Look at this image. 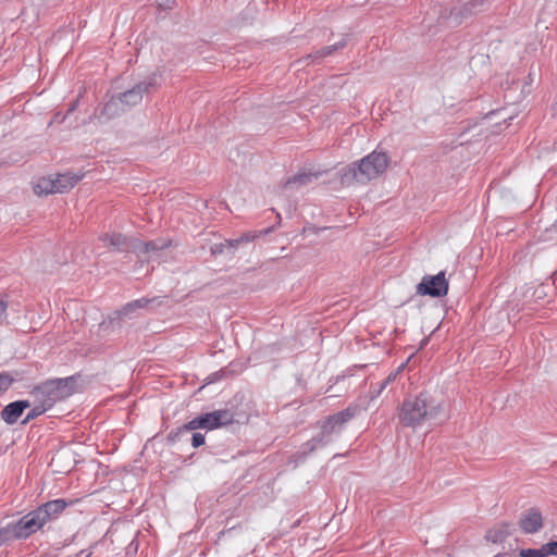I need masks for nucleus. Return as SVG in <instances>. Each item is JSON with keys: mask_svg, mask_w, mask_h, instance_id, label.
<instances>
[{"mask_svg": "<svg viewBox=\"0 0 557 557\" xmlns=\"http://www.w3.org/2000/svg\"><path fill=\"white\" fill-rule=\"evenodd\" d=\"M67 504L63 499H53L45 503L36 510L41 516L44 521L47 523L49 520L57 518L61 512L64 511Z\"/></svg>", "mask_w": 557, "mask_h": 557, "instance_id": "nucleus-13", "label": "nucleus"}, {"mask_svg": "<svg viewBox=\"0 0 557 557\" xmlns=\"http://www.w3.org/2000/svg\"><path fill=\"white\" fill-rule=\"evenodd\" d=\"M505 111H506V109H498V110L488 112L484 116L483 125H486V127H488L491 125V122H492L494 116H499V117H502V121H503L502 123H495L493 125V129L491 131V134L485 135V137L500 135L502 125L506 124L508 120H512L513 119L512 114H506Z\"/></svg>", "mask_w": 557, "mask_h": 557, "instance_id": "nucleus-15", "label": "nucleus"}, {"mask_svg": "<svg viewBox=\"0 0 557 557\" xmlns=\"http://www.w3.org/2000/svg\"><path fill=\"white\" fill-rule=\"evenodd\" d=\"M345 46H346V40L342 39L341 41H338L334 45L324 47V48L315 51L313 54H309L308 58L322 59L327 55H331L334 51H336L338 49H343Z\"/></svg>", "mask_w": 557, "mask_h": 557, "instance_id": "nucleus-19", "label": "nucleus"}, {"mask_svg": "<svg viewBox=\"0 0 557 557\" xmlns=\"http://www.w3.org/2000/svg\"><path fill=\"white\" fill-rule=\"evenodd\" d=\"M354 129H356V131H357V133H358V132H359V126H352V127L350 128V135H352V134H354V133H352V132H354Z\"/></svg>", "mask_w": 557, "mask_h": 557, "instance_id": "nucleus-29", "label": "nucleus"}, {"mask_svg": "<svg viewBox=\"0 0 557 557\" xmlns=\"http://www.w3.org/2000/svg\"><path fill=\"white\" fill-rule=\"evenodd\" d=\"M519 555L520 557H546L544 546H542L540 549H521Z\"/></svg>", "mask_w": 557, "mask_h": 557, "instance_id": "nucleus-22", "label": "nucleus"}, {"mask_svg": "<svg viewBox=\"0 0 557 557\" xmlns=\"http://www.w3.org/2000/svg\"><path fill=\"white\" fill-rule=\"evenodd\" d=\"M315 178H317V176L311 173H300V174H297V175L288 178L283 184V188L284 189L297 188L302 185H307V184L311 183Z\"/></svg>", "mask_w": 557, "mask_h": 557, "instance_id": "nucleus-18", "label": "nucleus"}, {"mask_svg": "<svg viewBox=\"0 0 557 557\" xmlns=\"http://www.w3.org/2000/svg\"><path fill=\"white\" fill-rule=\"evenodd\" d=\"M488 7L487 0H469L461 7H455L450 11V18L456 23L460 24L463 20L483 12Z\"/></svg>", "mask_w": 557, "mask_h": 557, "instance_id": "nucleus-8", "label": "nucleus"}, {"mask_svg": "<svg viewBox=\"0 0 557 557\" xmlns=\"http://www.w3.org/2000/svg\"><path fill=\"white\" fill-rule=\"evenodd\" d=\"M388 166V157L384 152L373 151L362 158L359 163H354L342 170L341 185L345 187L363 185L376 178Z\"/></svg>", "mask_w": 557, "mask_h": 557, "instance_id": "nucleus-2", "label": "nucleus"}, {"mask_svg": "<svg viewBox=\"0 0 557 557\" xmlns=\"http://www.w3.org/2000/svg\"><path fill=\"white\" fill-rule=\"evenodd\" d=\"M396 375H397V372H396V373H392V374H389V375H388V376H387V377L382 382V384H381L380 388H379L375 393H373V395L371 396V399H373V398H375L376 396H379V395L382 393V391H383V389H384V388H385V387H386L391 382H393V381L395 380Z\"/></svg>", "mask_w": 557, "mask_h": 557, "instance_id": "nucleus-25", "label": "nucleus"}, {"mask_svg": "<svg viewBox=\"0 0 557 557\" xmlns=\"http://www.w3.org/2000/svg\"><path fill=\"white\" fill-rule=\"evenodd\" d=\"M518 524L522 532L535 533L543 527L542 512L536 508H530L521 513Z\"/></svg>", "mask_w": 557, "mask_h": 557, "instance_id": "nucleus-10", "label": "nucleus"}, {"mask_svg": "<svg viewBox=\"0 0 557 557\" xmlns=\"http://www.w3.org/2000/svg\"><path fill=\"white\" fill-rule=\"evenodd\" d=\"M84 172H65L53 174L54 187L57 194H63L72 190L83 178Z\"/></svg>", "mask_w": 557, "mask_h": 557, "instance_id": "nucleus-11", "label": "nucleus"}, {"mask_svg": "<svg viewBox=\"0 0 557 557\" xmlns=\"http://www.w3.org/2000/svg\"><path fill=\"white\" fill-rule=\"evenodd\" d=\"M101 240L106 245H110L113 247H120L122 244H124V238L121 234L106 235V236L101 237Z\"/></svg>", "mask_w": 557, "mask_h": 557, "instance_id": "nucleus-21", "label": "nucleus"}, {"mask_svg": "<svg viewBox=\"0 0 557 557\" xmlns=\"http://www.w3.org/2000/svg\"><path fill=\"white\" fill-rule=\"evenodd\" d=\"M45 524L46 522L38 511L34 510L14 523L11 527V533L16 539H26L40 530Z\"/></svg>", "mask_w": 557, "mask_h": 557, "instance_id": "nucleus-6", "label": "nucleus"}, {"mask_svg": "<svg viewBox=\"0 0 557 557\" xmlns=\"http://www.w3.org/2000/svg\"><path fill=\"white\" fill-rule=\"evenodd\" d=\"M28 407L29 403L27 400H17L11 403L4 407L1 412V417L7 423L13 424L20 419L23 411Z\"/></svg>", "mask_w": 557, "mask_h": 557, "instance_id": "nucleus-14", "label": "nucleus"}, {"mask_svg": "<svg viewBox=\"0 0 557 557\" xmlns=\"http://www.w3.org/2000/svg\"><path fill=\"white\" fill-rule=\"evenodd\" d=\"M191 444L194 447H199L205 444V435L201 433H195L193 435Z\"/></svg>", "mask_w": 557, "mask_h": 557, "instance_id": "nucleus-28", "label": "nucleus"}, {"mask_svg": "<svg viewBox=\"0 0 557 557\" xmlns=\"http://www.w3.org/2000/svg\"><path fill=\"white\" fill-rule=\"evenodd\" d=\"M37 400L46 405L49 409L59 400L71 395L69 381L65 379L52 380L44 383L34 391Z\"/></svg>", "mask_w": 557, "mask_h": 557, "instance_id": "nucleus-3", "label": "nucleus"}, {"mask_svg": "<svg viewBox=\"0 0 557 557\" xmlns=\"http://www.w3.org/2000/svg\"><path fill=\"white\" fill-rule=\"evenodd\" d=\"M234 416L228 410H215L203 416L197 417L184 425V430L193 431L197 429L214 430L224 425L232 424Z\"/></svg>", "mask_w": 557, "mask_h": 557, "instance_id": "nucleus-4", "label": "nucleus"}, {"mask_svg": "<svg viewBox=\"0 0 557 557\" xmlns=\"http://www.w3.org/2000/svg\"><path fill=\"white\" fill-rule=\"evenodd\" d=\"M127 110L123 107L122 102H121V99H119V97H112L103 107L100 115H99V119L100 120H103V119H113V117H116L121 114H123L124 112H126Z\"/></svg>", "mask_w": 557, "mask_h": 557, "instance_id": "nucleus-17", "label": "nucleus"}, {"mask_svg": "<svg viewBox=\"0 0 557 557\" xmlns=\"http://www.w3.org/2000/svg\"><path fill=\"white\" fill-rule=\"evenodd\" d=\"M78 99L71 103L70 108L65 113L57 111L53 117L49 122V126L52 125H64V128H72L78 125L77 116L75 111L77 109Z\"/></svg>", "mask_w": 557, "mask_h": 557, "instance_id": "nucleus-12", "label": "nucleus"}, {"mask_svg": "<svg viewBox=\"0 0 557 557\" xmlns=\"http://www.w3.org/2000/svg\"><path fill=\"white\" fill-rule=\"evenodd\" d=\"M33 190L37 196H47L55 193L53 174L40 176L33 182Z\"/></svg>", "mask_w": 557, "mask_h": 557, "instance_id": "nucleus-16", "label": "nucleus"}, {"mask_svg": "<svg viewBox=\"0 0 557 557\" xmlns=\"http://www.w3.org/2000/svg\"><path fill=\"white\" fill-rule=\"evenodd\" d=\"M158 85V74L153 73L144 81L136 84L133 88L117 95L123 107L128 110L141 102L145 94H149Z\"/></svg>", "mask_w": 557, "mask_h": 557, "instance_id": "nucleus-5", "label": "nucleus"}, {"mask_svg": "<svg viewBox=\"0 0 557 557\" xmlns=\"http://www.w3.org/2000/svg\"><path fill=\"white\" fill-rule=\"evenodd\" d=\"M13 383V379L8 373H0V395L4 393L11 384Z\"/></svg>", "mask_w": 557, "mask_h": 557, "instance_id": "nucleus-23", "label": "nucleus"}, {"mask_svg": "<svg viewBox=\"0 0 557 557\" xmlns=\"http://www.w3.org/2000/svg\"><path fill=\"white\" fill-rule=\"evenodd\" d=\"M417 293L421 296L442 297L448 293V282L444 272L436 275H426L417 286Z\"/></svg>", "mask_w": 557, "mask_h": 557, "instance_id": "nucleus-7", "label": "nucleus"}, {"mask_svg": "<svg viewBox=\"0 0 557 557\" xmlns=\"http://www.w3.org/2000/svg\"><path fill=\"white\" fill-rule=\"evenodd\" d=\"M8 318V302L0 298V325H2Z\"/></svg>", "mask_w": 557, "mask_h": 557, "instance_id": "nucleus-26", "label": "nucleus"}, {"mask_svg": "<svg viewBox=\"0 0 557 557\" xmlns=\"http://www.w3.org/2000/svg\"><path fill=\"white\" fill-rule=\"evenodd\" d=\"M543 546H544L546 556H548V555L557 556V542H549Z\"/></svg>", "mask_w": 557, "mask_h": 557, "instance_id": "nucleus-27", "label": "nucleus"}, {"mask_svg": "<svg viewBox=\"0 0 557 557\" xmlns=\"http://www.w3.org/2000/svg\"><path fill=\"white\" fill-rule=\"evenodd\" d=\"M48 409H49V408H48L46 405H44L42 403H40V405L35 406V407L30 410V412L27 414L26 420H25L24 422H26V421H28V420H32V419H34V418H36V417L40 416L41 413H44V412H45V411H47Z\"/></svg>", "mask_w": 557, "mask_h": 557, "instance_id": "nucleus-24", "label": "nucleus"}, {"mask_svg": "<svg viewBox=\"0 0 557 557\" xmlns=\"http://www.w3.org/2000/svg\"><path fill=\"white\" fill-rule=\"evenodd\" d=\"M361 409L358 405H354L330 416L321 425L322 432L324 434L334 432L337 428L351 420Z\"/></svg>", "mask_w": 557, "mask_h": 557, "instance_id": "nucleus-9", "label": "nucleus"}, {"mask_svg": "<svg viewBox=\"0 0 557 557\" xmlns=\"http://www.w3.org/2000/svg\"><path fill=\"white\" fill-rule=\"evenodd\" d=\"M495 557H502V555H500V554H497Z\"/></svg>", "mask_w": 557, "mask_h": 557, "instance_id": "nucleus-30", "label": "nucleus"}, {"mask_svg": "<svg viewBox=\"0 0 557 557\" xmlns=\"http://www.w3.org/2000/svg\"><path fill=\"white\" fill-rule=\"evenodd\" d=\"M445 411V403L433 394L422 391L405 398L397 407L398 424L405 429L417 430L426 421L436 419Z\"/></svg>", "mask_w": 557, "mask_h": 557, "instance_id": "nucleus-1", "label": "nucleus"}, {"mask_svg": "<svg viewBox=\"0 0 557 557\" xmlns=\"http://www.w3.org/2000/svg\"><path fill=\"white\" fill-rule=\"evenodd\" d=\"M170 245H171L170 240H164V239L151 240V242L144 243L141 245V251L143 252L157 251V250L163 249L165 247H169Z\"/></svg>", "mask_w": 557, "mask_h": 557, "instance_id": "nucleus-20", "label": "nucleus"}]
</instances>
